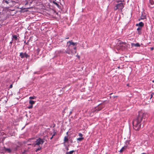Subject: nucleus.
I'll use <instances>...</instances> for the list:
<instances>
[{
  "label": "nucleus",
  "instance_id": "f257e3e1",
  "mask_svg": "<svg viewBox=\"0 0 154 154\" xmlns=\"http://www.w3.org/2000/svg\"><path fill=\"white\" fill-rule=\"evenodd\" d=\"M147 116V115L146 113L139 112L137 118L133 122L134 129L136 130H138L141 128V124L146 120Z\"/></svg>",
  "mask_w": 154,
  "mask_h": 154
},
{
  "label": "nucleus",
  "instance_id": "f03ea898",
  "mask_svg": "<svg viewBox=\"0 0 154 154\" xmlns=\"http://www.w3.org/2000/svg\"><path fill=\"white\" fill-rule=\"evenodd\" d=\"M118 46L120 47V49L122 50L125 49L127 46V44L125 42L119 41L118 43Z\"/></svg>",
  "mask_w": 154,
  "mask_h": 154
},
{
  "label": "nucleus",
  "instance_id": "7ed1b4c3",
  "mask_svg": "<svg viewBox=\"0 0 154 154\" xmlns=\"http://www.w3.org/2000/svg\"><path fill=\"white\" fill-rule=\"evenodd\" d=\"M45 139L44 138L41 139L39 138L36 140L35 141V145H42L45 142Z\"/></svg>",
  "mask_w": 154,
  "mask_h": 154
},
{
  "label": "nucleus",
  "instance_id": "20e7f679",
  "mask_svg": "<svg viewBox=\"0 0 154 154\" xmlns=\"http://www.w3.org/2000/svg\"><path fill=\"white\" fill-rule=\"evenodd\" d=\"M124 7V5L122 3H120L117 4L116 6L114 7V10L116 11L117 9H118L120 10L121 11H122V10L123 8Z\"/></svg>",
  "mask_w": 154,
  "mask_h": 154
},
{
  "label": "nucleus",
  "instance_id": "39448f33",
  "mask_svg": "<svg viewBox=\"0 0 154 154\" xmlns=\"http://www.w3.org/2000/svg\"><path fill=\"white\" fill-rule=\"evenodd\" d=\"M69 43V46L71 45H72L73 46L76 45L77 43H74L72 42V41H69L67 42V43Z\"/></svg>",
  "mask_w": 154,
  "mask_h": 154
},
{
  "label": "nucleus",
  "instance_id": "423d86ee",
  "mask_svg": "<svg viewBox=\"0 0 154 154\" xmlns=\"http://www.w3.org/2000/svg\"><path fill=\"white\" fill-rule=\"evenodd\" d=\"M136 26H139V27H141V28L143 26L144 23L142 22H140L138 24H137Z\"/></svg>",
  "mask_w": 154,
  "mask_h": 154
},
{
  "label": "nucleus",
  "instance_id": "0eeeda50",
  "mask_svg": "<svg viewBox=\"0 0 154 154\" xmlns=\"http://www.w3.org/2000/svg\"><path fill=\"white\" fill-rule=\"evenodd\" d=\"M131 46H135V47H140V45L139 43H137L136 44L134 43H131Z\"/></svg>",
  "mask_w": 154,
  "mask_h": 154
},
{
  "label": "nucleus",
  "instance_id": "6e6552de",
  "mask_svg": "<svg viewBox=\"0 0 154 154\" xmlns=\"http://www.w3.org/2000/svg\"><path fill=\"white\" fill-rule=\"evenodd\" d=\"M25 55H26V54L21 53L20 54V56L21 58H23L25 57Z\"/></svg>",
  "mask_w": 154,
  "mask_h": 154
},
{
  "label": "nucleus",
  "instance_id": "1a4fd4ad",
  "mask_svg": "<svg viewBox=\"0 0 154 154\" xmlns=\"http://www.w3.org/2000/svg\"><path fill=\"white\" fill-rule=\"evenodd\" d=\"M127 146H124L122 147L121 149L120 150L119 152H122L124 150L126 149Z\"/></svg>",
  "mask_w": 154,
  "mask_h": 154
},
{
  "label": "nucleus",
  "instance_id": "9d476101",
  "mask_svg": "<svg viewBox=\"0 0 154 154\" xmlns=\"http://www.w3.org/2000/svg\"><path fill=\"white\" fill-rule=\"evenodd\" d=\"M100 107V105H99V106L98 107H97L96 108H95V109H93L92 110V112H94V111H95V110H97V108H98V110H100L102 108H99Z\"/></svg>",
  "mask_w": 154,
  "mask_h": 154
},
{
  "label": "nucleus",
  "instance_id": "9b49d317",
  "mask_svg": "<svg viewBox=\"0 0 154 154\" xmlns=\"http://www.w3.org/2000/svg\"><path fill=\"white\" fill-rule=\"evenodd\" d=\"M141 27H138L137 28V30L138 32V33L139 34H140L141 33Z\"/></svg>",
  "mask_w": 154,
  "mask_h": 154
},
{
  "label": "nucleus",
  "instance_id": "f8f14e48",
  "mask_svg": "<svg viewBox=\"0 0 154 154\" xmlns=\"http://www.w3.org/2000/svg\"><path fill=\"white\" fill-rule=\"evenodd\" d=\"M4 149L5 151H8L9 153L11 152V149L9 148H7L5 147H4Z\"/></svg>",
  "mask_w": 154,
  "mask_h": 154
},
{
  "label": "nucleus",
  "instance_id": "ddd939ff",
  "mask_svg": "<svg viewBox=\"0 0 154 154\" xmlns=\"http://www.w3.org/2000/svg\"><path fill=\"white\" fill-rule=\"evenodd\" d=\"M68 140V137H67L66 136H65L64 137V143H65L66 142V141H67Z\"/></svg>",
  "mask_w": 154,
  "mask_h": 154
},
{
  "label": "nucleus",
  "instance_id": "4468645a",
  "mask_svg": "<svg viewBox=\"0 0 154 154\" xmlns=\"http://www.w3.org/2000/svg\"><path fill=\"white\" fill-rule=\"evenodd\" d=\"M66 53L69 54H70L72 53L69 49H68L66 51Z\"/></svg>",
  "mask_w": 154,
  "mask_h": 154
},
{
  "label": "nucleus",
  "instance_id": "2eb2a0df",
  "mask_svg": "<svg viewBox=\"0 0 154 154\" xmlns=\"http://www.w3.org/2000/svg\"><path fill=\"white\" fill-rule=\"evenodd\" d=\"M9 1H10V0H3V3L5 2L7 4H8L9 3Z\"/></svg>",
  "mask_w": 154,
  "mask_h": 154
},
{
  "label": "nucleus",
  "instance_id": "dca6fc26",
  "mask_svg": "<svg viewBox=\"0 0 154 154\" xmlns=\"http://www.w3.org/2000/svg\"><path fill=\"white\" fill-rule=\"evenodd\" d=\"M83 139L84 138L83 137H79L77 139V140L78 141H82Z\"/></svg>",
  "mask_w": 154,
  "mask_h": 154
},
{
  "label": "nucleus",
  "instance_id": "f3484780",
  "mask_svg": "<svg viewBox=\"0 0 154 154\" xmlns=\"http://www.w3.org/2000/svg\"><path fill=\"white\" fill-rule=\"evenodd\" d=\"M13 38H14L15 40H17V36L16 35H12Z\"/></svg>",
  "mask_w": 154,
  "mask_h": 154
},
{
  "label": "nucleus",
  "instance_id": "a211bd4d",
  "mask_svg": "<svg viewBox=\"0 0 154 154\" xmlns=\"http://www.w3.org/2000/svg\"><path fill=\"white\" fill-rule=\"evenodd\" d=\"M74 152L73 150L69 152H66V154H72Z\"/></svg>",
  "mask_w": 154,
  "mask_h": 154
},
{
  "label": "nucleus",
  "instance_id": "6ab92c4d",
  "mask_svg": "<svg viewBox=\"0 0 154 154\" xmlns=\"http://www.w3.org/2000/svg\"><path fill=\"white\" fill-rule=\"evenodd\" d=\"M29 103L31 105H32L35 103V102L33 100H30L29 101Z\"/></svg>",
  "mask_w": 154,
  "mask_h": 154
},
{
  "label": "nucleus",
  "instance_id": "aec40b11",
  "mask_svg": "<svg viewBox=\"0 0 154 154\" xmlns=\"http://www.w3.org/2000/svg\"><path fill=\"white\" fill-rule=\"evenodd\" d=\"M53 3L55 5H56L57 6L59 7V5L55 1H53Z\"/></svg>",
  "mask_w": 154,
  "mask_h": 154
},
{
  "label": "nucleus",
  "instance_id": "412c9836",
  "mask_svg": "<svg viewBox=\"0 0 154 154\" xmlns=\"http://www.w3.org/2000/svg\"><path fill=\"white\" fill-rule=\"evenodd\" d=\"M150 3L152 5H153L154 4V2H153L152 0H150Z\"/></svg>",
  "mask_w": 154,
  "mask_h": 154
},
{
  "label": "nucleus",
  "instance_id": "4be33fe9",
  "mask_svg": "<svg viewBox=\"0 0 154 154\" xmlns=\"http://www.w3.org/2000/svg\"><path fill=\"white\" fill-rule=\"evenodd\" d=\"M79 136L81 137H82L83 135L82 133H79Z\"/></svg>",
  "mask_w": 154,
  "mask_h": 154
},
{
  "label": "nucleus",
  "instance_id": "5701e85b",
  "mask_svg": "<svg viewBox=\"0 0 154 154\" xmlns=\"http://www.w3.org/2000/svg\"><path fill=\"white\" fill-rule=\"evenodd\" d=\"M146 18L145 16H141L140 17L141 19H144Z\"/></svg>",
  "mask_w": 154,
  "mask_h": 154
},
{
  "label": "nucleus",
  "instance_id": "b1692460",
  "mask_svg": "<svg viewBox=\"0 0 154 154\" xmlns=\"http://www.w3.org/2000/svg\"><path fill=\"white\" fill-rule=\"evenodd\" d=\"M41 147H40V148H38L36 150V152H37L39 150L41 149Z\"/></svg>",
  "mask_w": 154,
  "mask_h": 154
},
{
  "label": "nucleus",
  "instance_id": "393cba45",
  "mask_svg": "<svg viewBox=\"0 0 154 154\" xmlns=\"http://www.w3.org/2000/svg\"><path fill=\"white\" fill-rule=\"evenodd\" d=\"M13 87V85L12 84H11L9 86V88H12Z\"/></svg>",
  "mask_w": 154,
  "mask_h": 154
},
{
  "label": "nucleus",
  "instance_id": "a878e982",
  "mask_svg": "<svg viewBox=\"0 0 154 154\" xmlns=\"http://www.w3.org/2000/svg\"><path fill=\"white\" fill-rule=\"evenodd\" d=\"M32 105H31L30 106L28 107V108L29 109H31V108H32Z\"/></svg>",
  "mask_w": 154,
  "mask_h": 154
},
{
  "label": "nucleus",
  "instance_id": "bb28decb",
  "mask_svg": "<svg viewBox=\"0 0 154 154\" xmlns=\"http://www.w3.org/2000/svg\"><path fill=\"white\" fill-rule=\"evenodd\" d=\"M54 135H55V134H54L50 138L51 140L52 139L54 136Z\"/></svg>",
  "mask_w": 154,
  "mask_h": 154
},
{
  "label": "nucleus",
  "instance_id": "cd10ccee",
  "mask_svg": "<svg viewBox=\"0 0 154 154\" xmlns=\"http://www.w3.org/2000/svg\"><path fill=\"white\" fill-rule=\"evenodd\" d=\"M29 98L30 99H34V97H29Z\"/></svg>",
  "mask_w": 154,
  "mask_h": 154
},
{
  "label": "nucleus",
  "instance_id": "c85d7f7f",
  "mask_svg": "<svg viewBox=\"0 0 154 154\" xmlns=\"http://www.w3.org/2000/svg\"><path fill=\"white\" fill-rule=\"evenodd\" d=\"M93 114H94V113L93 112V113H90V116H92L93 115Z\"/></svg>",
  "mask_w": 154,
  "mask_h": 154
},
{
  "label": "nucleus",
  "instance_id": "c756f323",
  "mask_svg": "<svg viewBox=\"0 0 154 154\" xmlns=\"http://www.w3.org/2000/svg\"><path fill=\"white\" fill-rule=\"evenodd\" d=\"M116 2H118V3H119V2H122V1H116Z\"/></svg>",
  "mask_w": 154,
  "mask_h": 154
},
{
  "label": "nucleus",
  "instance_id": "7c9ffc66",
  "mask_svg": "<svg viewBox=\"0 0 154 154\" xmlns=\"http://www.w3.org/2000/svg\"><path fill=\"white\" fill-rule=\"evenodd\" d=\"M28 55L27 54H26V55H25V57L27 58L28 57Z\"/></svg>",
  "mask_w": 154,
  "mask_h": 154
},
{
  "label": "nucleus",
  "instance_id": "2f4dec72",
  "mask_svg": "<svg viewBox=\"0 0 154 154\" xmlns=\"http://www.w3.org/2000/svg\"><path fill=\"white\" fill-rule=\"evenodd\" d=\"M153 94H154L152 93V94H151V97H150V98H152V95H153Z\"/></svg>",
  "mask_w": 154,
  "mask_h": 154
},
{
  "label": "nucleus",
  "instance_id": "473e14b6",
  "mask_svg": "<svg viewBox=\"0 0 154 154\" xmlns=\"http://www.w3.org/2000/svg\"><path fill=\"white\" fill-rule=\"evenodd\" d=\"M73 49H74L75 50L76 49V47H75Z\"/></svg>",
  "mask_w": 154,
  "mask_h": 154
},
{
  "label": "nucleus",
  "instance_id": "72a5a7b5",
  "mask_svg": "<svg viewBox=\"0 0 154 154\" xmlns=\"http://www.w3.org/2000/svg\"><path fill=\"white\" fill-rule=\"evenodd\" d=\"M72 113V111H70V112H69V115L71 114V113Z\"/></svg>",
  "mask_w": 154,
  "mask_h": 154
},
{
  "label": "nucleus",
  "instance_id": "f704fd0d",
  "mask_svg": "<svg viewBox=\"0 0 154 154\" xmlns=\"http://www.w3.org/2000/svg\"><path fill=\"white\" fill-rule=\"evenodd\" d=\"M34 0H30L31 2H32Z\"/></svg>",
  "mask_w": 154,
  "mask_h": 154
},
{
  "label": "nucleus",
  "instance_id": "c9c22d12",
  "mask_svg": "<svg viewBox=\"0 0 154 154\" xmlns=\"http://www.w3.org/2000/svg\"><path fill=\"white\" fill-rule=\"evenodd\" d=\"M153 49V48H151V50H152Z\"/></svg>",
  "mask_w": 154,
  "mask_h": 154
},
{
  "label": "nucleus",
  "instance_id": "e433bc0d",
  "mask_svg": "<svg viewBox=\"0 0 154 154\" xmlns=\"http://www.w3.org/2000/svg\"><path fill=\"white\" fill-rule=\"evenodd\" d=\"M74 53H76V51H74Z\"/></svg>",
  "mask_w": 154,
  "mask_h": 154
},
{
  "label": "nucleus",
  "instance_id": "4c0bfd02",
  "mask_svg": "<svg viewBox=\"0 0 154 154\" xmlns=\"http://www.w3.org/2000/svg\"><path fill=\"white\" fill-rule=\"evenodd\" d=\"M141 154H146L145 153H142Z\"/></svg>",
  "mask_w": 154,
  "mask_h": 154
},
{
  "label": "nucleus",
  "instance_id": "58836bf2",
  "mask_svg": "<svg viewBox=\"0 0 154 154\" xmlns=\"http://www.w3.org/2000/svg\"><path fill=\"white\" fill-rule=\"evenodd\" d=\"M66 39H69V37H68V38H66Z\"/></svg>",
  "mask_w": 154,
  "mask_h": 154
},
{
  "label": "nucleus",
  "instance_id": "ea45409f",
  "mask_svg": "<svg viewBox=\"0 0 154 154\" xmlns=\"http://www.w3.org/2000/svg\"><path fill=\"white\" fill-rule=\"evenodd\" d=\"M68 149H69L68 148H67V150H68Z\"/></svg>",
  "mask_w": 154,
  "mask_h": 154
},
{
  "label": "nucleus",
  "instance_id": "a19ab883",
  "mask_svg": "<svg viewBox=\"0 0 154 154\" xmlns=\"http://www.w3.org/2000/svg\"><path fill=\"white\" fill-rule=\"evenodd\" d=\"M71 143H72V140H71Z\"/></svg>",
  "mask_w": 154,
  "mask_h": 154
}]
</instances>
